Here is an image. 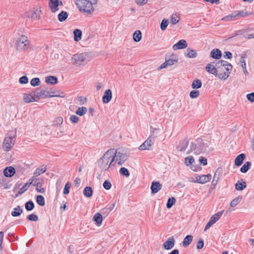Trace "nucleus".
<instances>
[{
    "label": "nucleus",
    "mask_w": 254,
    "mask_h": 254,
    "mask_svg": "<svg viewBox=\"0 0 254 254\" xmlns=\"http://www.w3.org/2000/svg\"><path fill=\"white\" fill-rule=\"evenodd\" d=\"M113 155V153H111V151L108 150L98 160V165L102 171H105L108 170L112 166H115L114 158H112Z\"/></svg>",
    "instance_id": "1"
},
{
    "label": "nucleus",
    "mask_w": 254,
    "mask_h": 254,
    "mask_svg": "<svg viewBox=\"0 0 254 254\" xmlns=\"http://www.w3.org/2000/svg\"><path fill=\"white\" fill-rule=\"evenodd\" d=\"M80 11L91 13L94 11L93 5L97 3V0H74Z\"/></svg>",
    "instance_id": "2"
},
{
    "label": "nucleus",
    "mask_w": 254,
    "mask_h": 254,
    "mask_svg": "<svg viewBox=\"0 0 254 254\" xmlns=\"http://www.w3.org/2000/svg\"><path fill=\"white\" fill-rule=\"evenodd\" d=\"M109 150L111 151V153H113V154L112 158H114L115 165L117 164L119 166L122 165L128 158L127 154L124 153L123 151L114 149H111Z\"/></svg>",
    "instance_id": "3"
},
{
    "label": "nucleus",
    "mask_w": 254,
    "mask_h": 254,
    "mask_svg": "<svg viewBox=\"0 0 254 254\" xmlns=\"http://www.w3.org/2000/svg\"><path fill=\"white\" fill-rule=\"evenodd\" d=\"M16 136V132L13 130L9 131L6 134L4 139L2 148L5 151H9L14 144V138Z\"/></svg>",
    "instance_id": "4"
},
{
    "label": "nucleus",
    "mask_w": 254,
    "mask_h": 254,
    "mask_svg": "<svg viewBox=\"0 0 254 254\" xmlns=\"http://www.w3.org/2000/svg\"><path fill=\"white\" fill-rule=\"evenodd\" d=\"M30 45V42L27 37L25 35H21L17 38L16 42V49L18 52H23L29 48Z\"/></svg>",
    "instance_id": "5"
},
{
    "label": "nucleus",
    "mask_w": 254,
    "mask_h": 254,
    "mask_svg": "<svg viewBox=\"0 0 254 254\" xmlns=\"http://www.w3.org/2000/svg\"><path fill=\"white\" fill-rule=\"evenodd\" d=\"M88 54L87 53H83L80 54H77L74 55L71 58L72 64L76 66H80L82 65H84L88 60Z\"/></svg>",
    "instance_id": "6"
},
{
    "label": "nucleus",
    "mask_w": 254,
    "mask_h": 254,
    "mask_svg": "<svg viewBox=\"0 0 254 254\" xmlns=\"http://www.w3.org/2000/svg\"><path fill=\"white\" fill-rule=\"evenodd\" d=\"M52 90L47 89L41 90L40 92L35 91V96L37 101L42 98L54 97L55 96L52 94Z\"/></svg>",
    "instance_id": "7"
},
{
    "label": "nucleus",
    "mask_w": 254,
    "mask_h": 254,
    "mask_svg": "<svg viewBox=\"0 0 254 254\" xmlns=\"http://www.w3.org/2000/svg\"><path fill=\"white\" fill-rule=\"evenodd\" d=\"M63 3L60 0H49L48 6L51 12L55 13L59 10V6H62Z\"/></svg>",
    "instance_id": "8"
},
{
    "label": "nucleus",
    "mask_w": 254,
    "mask_h": 254,
    "mask_svg": "<svg viewBox=\"0 0 254 254\" xmlns=\"http://www.w3.org/2000/svg\"><path fill=\"white\" fill-rule=\"evenodd\" d=\"M41 10L38 8H34L25 13V16L32 20H39L40 18Z\"/></svg>",
    "instance_id": "9"
},
{
    "label": "nucleus",
    "mask_w": 254,
    "mask_h": 254,
    "mask_svg": "<svg viewBox=\"0 0 254 254\" xmlns=\"http://www.w3.org/2000/svg\"><path fill=\"white\" fill-rule=\"evenodd\" d=\"M214 64L216 69H218V72H222L223 65L227 66L228 70H232V65L227 61L221 60L216 63L214 62Z\"/></svg>",
    "instance_id": "10"
},
{
    "label": "nucleus",
    "mask_w": 254,
    "mask_h": 254,
    "mask_svg": "<svg viewBox=\"0 0 254 254\" xmlns=\"http://www.w3.org/2000/svg\"><path fill=\"white\" fill-rule=\"evenodd\" d=\"M178 59L175 55H172L169 59H166V61L163 63L160 66V69L166 68L168 66L174 65L175 63H177Z\"/></svg>",
    "instance_id": "11"
},
{
    "label": "nucleus",
    "mask_w": 254,
    "mask_h": 254,
    "mask_svg": "<svg viewBox=\"0 0 254 254\" xmlns=\"http://www.w3.org/2000/svg\"><path fill=\"white\" fill-rule=\"evenodd\" d=\"M211 179V175L207 174L206 175H203L201 176L196 175L195 176V180L193 181L194 183L204 184L210 181Z\"/></svg>",
    "instance_id": "12"
},
{
    "label": "nucleus",
    "mask_w": 254,
    "mask_h": 254,
    "mask_svg": "<svg viewBox=\"0 0 254 254\" xmlns=\"http://www.w3.org/2000/svg\"><path fill=\"white\" fill-rule=\"evenodd\" d=\"M23 100L26 103L37 101L35 96V92L33 93H24L23 94Z\"/></svg>",
    "instance_id": "13"
},
{
    "label": "nucleus",
    "mask_w": 254,
    "mask_h": 254,
    "mask_svg": "<svg viewBox=\"0 0 254 254\" xmlns=\"http://www.w3.org/2000/svg\"><path fill=\"white\" fill-rule=\"evenodd\" d=\"M175 240L173 237L169 238L163 244V248L166 250L172 249L175 246Z\"/></svg>",
    "instance_id": "14"
},
{
    "label": "nucleus",
    "mask_w": 254,
    "mask_h": 254,
    "mask_svg": "<svg viewBox=\"0 0 254 254\" xmlns=\"http://www.w3.org/2000/svg\"><path fill=\"white\" fill-rule=\"evenodd\" d=\"M153 144V142L149 137L140 145L138 149L140 150H149Z\"/></svg>",
    "instance_id": "15"
},
{
    "label": "nucleus",
    "mask_w": 254,
    "mask_h": 254,
    "mask_svg": "<svg viewBox=\"0 0 254 254\" xmlns=\"http://www.w3.org/2000/svg\"><path fill=\"white\" fill-rule=\"evenodd\" d=\"M191 146H192V148L191 149L192 150V147L195 146V148L193 149V150L194 151V153L195 154H200V153H201L203 151H205L206 150V147H208V145L207 143L206 144H204V143H203V145L201 146V145H200L199 147H196V144L195 143H191Z\"/></svg>",
    "instance_id": "16"
},
{
    "label": "nucleus",
    "mask_w": 254,
    "mask_h": 254,
    "mask_svg": "<svg viewBox=\"0 0 254 254\" xmlns=\"http://www.w3.org/2000/svg\"><path fill=\"white\" fill-rule=\"evenodd\" d=\"M188 44L185 40H181L173 46L174 50L184 49L187 47Z\"/></svg>",
    "instance_id": "17"
},
{
    "label": "nucleus",
    "mask_w": 254,
    "mask_h": 254,
    "mask_svg": "<svg viewBox=\"0 0 254 254\" xmlns=\"http://www.w3.org/2000/svg\"><path fill=\"white\" fill-rule=\"evenodd\" d=\"M151 193L155 194L158 192L162 188V185L159 182L153 181L151 185Z\"/></svg>",
    "instance_id": "18"
},
{
    "label": "nucleus",
    "mask_w": 254,
    "mask_h": 254,
    "mask_svg": "<svg viewBox=\"0 0 254 254\" xmlns=\"http://www.w3.org/2000/svg\"><path fill=\"white\" fill-rule=\"evenodd\" d=\"M189 145V141L187 139H184L179 142L177 147L178 150L181 152H184Z\"/></svg>",
    "instance_id": "19"
},
{
    "label": "nucleus",
    "mask_w": 254,
    "mask_h": 254,
    "mask_svg": "<svg viewBox=\"0 0 254 254\" xmlns=\"http://www.w3.org/2000/svg\"><path fill=\"white\" fill-rule=\"evenodd\" d=\"M112 93L110 89L106 90L102 97V101L104 103H108L112 99Z\"/></svg>",
    "instance_id": "20"
},
{
    "label": "nucleus",
    "mask_w": 254,
    "mask_h": 254,
    "mask_svg": "<svg viewBox=\"0 0 254 254\" xmlns=\"http://www.w3.org/2000/svg\"><path fill=\"white\" fill-rule=\"evenodd\" d=\"M205 69L207 72L214 75H216L217 72H218V69H216L215 67L214 62L208 64L206 65Z\"/></svg>",
    "instance_id": "21"
},
{
    "label": "nucleus",
    "mask_w": 254,
    "mask_h": 254,
    "mask_svg": "<svg viewBox=\"0 0 254 254\" xmlns=\"http://www.w3.org/2000/svg\"><path fill=\"white\" fill-rule=\"evenodd\" d=\"M15 173V169L11 166L5 168L3 170V174L6 177H11L13 176Z\"/></svg>",
    "instance_id": "22"
},
{
    "label": "nucleus",
    "mask_w": 254,
    "mask_h": 254,
    "mask_svg": "<svg viewBox=\"0 0 254 254\" xmlns=\"http://www.w3.org/2000/svg\"><path fill=\"white\" fill-rule=\"evenodd\" d=\"M222 171V169L221 168H218L215 173L214 174L213 180L212 181V185L215 187L217 184L218 181L219 179V176Z\"/></svg>",
    "instance_id": "23"
},
{
    "label": "nucleus",
    "mask_w": 254,
    "mask_h": 254,
    "mask_svg": "<svg viewBox=\"0 0 254 254\" xmlns=\"http://www.w3.org/2000/svg\"><path fill=\"white\" fill-rule=\"evenodd\" d=\"M235 186L236 190H242L246 188L247 184L242 179L240 181H238L235 184Z\"/></svg>",
    "instance_id": "24"
},
{
    "label": "nucleus",
    "mask_w": 254,
    "mask_h": 254,
    "mask_svg": "<svg viewBox=\"0 0 254 254\" xmlns=\"http://www.w3.org/2000/svg\"><path fill=\"white\" fill-rule=\"evenodd\" d=\"M210 56L213 59H220L221 58L222 53L220 50L215 49L211 51Z\"/></svg>",
    "instance_id": "25"
},
{
    "label": "nucleus",
    "mask_w": 254,
    "mask_h": 254,
    "mask_svg": "<svg viewBox=\"0 0 254 254\" xmlns=\"http://www.w3.org/2000/svg\"><path fill=\"white\" fill-rule=\"evenodd\" d=\"M47 170V166L45 165H42L40 166L39 167L37 168L34 173V175L35 177H38V176L40 175L41 174H42L44 173Z\"/></svg>",
    "instance_id": "26"
},
{
    "label": "nucleus",
    "mask_w": 254,
    "mask_h": 254,
    "mask_svg": "<svg viewBox=\"0 0 254 254\" xmlns=\"http://www.w3.org/2000/svg\"><path fill=\"white\" fill-rule=\"evenodd\" d=\"M246 155L244 153L240 154L237 156L235 160V164L237 166H241L243 162V160L245 158Z\"/></svg>",
    "instance_id": "27"
},
{
    "label": "nucleus",
    "mask_w": 254,
    "mask_h": 254,
    "mask_svg": "<svg viewBox=\"0 0 254 254\" xmlns=\"http://www.w3.org/2000/svg\"><path fill=\"white\" fill-rule=\"evenodd\" d=\"M193 240V236L192 235H187L184 239L182 243L184 247H188Z\"/></svg>",
    "instance_id": "28"
},
{
    "label": "nucleus",
    "mask_w": 254,
    "mask_h": 254,
    "mask_svg": "<svg viewBox=\"0 0 254 254\" xmlns=\"http://www.w3.org/2000/svg\"><path fill=\"white\" fill-rule=\"evenodd\" d=\"M45 81L48 84L55 85L58 82V79L54 76H49L46 78Z\"/></svg>",
    "instance_id": "29"
},
{
    "label": "nucleus",
    "mask_w": 254,
    "mask_h": 254,
    "mask_svg": "<svg viewBox=\"0 0 254 254\" xmlns=\"http://www.w3.org/2000/svg\"><path fill=\"white\" fill-rule=\"evenodd\" d=\"M222 72H217L216 75H215L216 76H217L219 79L225 80L227 79L229 76L230 73L227 72L225 71Z\"/></svg>",
    "instance_id": "30"
},
{
    "label": "nucleus",
    "mask_w": 254,
    "mask_h": 254,
    "mask_svg": "<svg viewBox=\"0 0 254 254\" xmlns=\"http://www.w3.org/2000/svg\"><path fill=\"white\" fill-rule=\"evenodd\" d=\"M237 19L239 17H244L249 15L250 13L248 11H244L243 10H237L234 12Z\"/></svg>",
    "instance_id": "31"
},
{
    "label": "nucleus",
    "mask_w": 254,
    "mask_h": 254,
    "mask_svg": "<svg viewBox=\"0 0 254 254\" xmlns=\"http://www.w3.org/2000/svg\"><path fill=\"white\" fill-rule=\"evenodd\" d=\"M83 193L87 197H91L93 195V190L90 187H86L83 191Z\"/></svg>",
    "instance_id": "32"
},
{
    "label": "nucleus",
    "mask_w": 254,
    "mask_h": 254,
    "mask_svg": "<svg viewBox=\"0 0 254 254\" xmlns=\"http://www.w3.org/2000/svg\"><path fill=\"white\" fill-rule=\"evenodd\" d=\"M93 220L96 222L98 226H100L103 220V217L101 214L99 213H96L93 216Z\"/></svg>",
    "instance_id": "33"
},
{
    "label": "nucleus",
    "mask_w": 254,
    "mask_h": 254,
    "mask_svg": "<svg viewBox=\"0 0 254 254\" xmlns=\"http://www.w3.org/2000/svg\"><path fill=\"white\" fill-rule=\"evenodd\" d=\"M74 40L78 42L81 39L82 32L79 29H75L73 31Z\"/></svg>",
    "instance_id": "34"
},
{
    "label": "nucleus",
    "mask_w": 254,
    "mask_h": 254,
    "mask_svg": "<svg viewBox=\"0 0 254 254\" xmlns=\"http://www.w3.org/2000/svg\"><path fill=\"white\" fill-rule=\"evenodd\" d=\"M22 212V209L18 205L13 209V210L11 212V214L13 217H18L21 215Z\"/></svg>",
    "instance_id": "35"
},
{
    "label": "nucleus",
    "mask_w": 254,
    "mask_h": 254,
    "mask_svg": "<svg viewBox=\"0 0 254 254\" xmlns=\"http://www.w3.org/2000/svg\"><path fill=\"white\" fill-rule=\"evenodd\" d=\"M68 15L67 12L64 11H62L58 14V18L60 21L63 22L67 19Z\"/></svg>",
    "instance_id": "36"
},
{
    "label": "nucleus",
    "mask_w": 254,
    "mask_h": 254,
    "mask_svg": "<svg viewBox=\"0 0 254 254\" xmlns=\"http://www.w3.org/2000/svg\"><path fill=\"white\" fill-rule=\"evenodd\" d=\"M223 212V211H221L215 213L210 217L209 220H210L213 223H215L222 216Z\"/></svg>",
    "instance_id": "37"
},
{
    "label": "nucleus",
    "mask_w": 254,
    "mask_h": 254,
    "mask_svg": "<svg viewBox=\"0 0 254 254\" xmlns=\"http://www.w3.org/2000/svg\"><path fill=\"white\" fill-rule=\"evenodd\" d=\"M142 38L141 32L139 30L135 31L133 34V39L135 42H139Z\"/></svg>",
    "instance_id": "38"
},
{
    "label": "nucleus",
    "mask_w": 254,
    "mask_h": 254,
    "mask_svg": "<svg viewBox=\"0 0 254 254\" xmlns=\"http://www.w3.org/2000/svg\"><path fill=\"white\" fill-rule=\"evenodd\" d=\"M251 162H246L243 166L241 168L240 171L242 173H246L251 168Z\"/></svg>",
    "instance_id": "39"
},
{
    "label": "nucleus",
    "mask_w": 254,
    "mask_h": 254,
    "mask_svg": "<svg viewBox=\"0 0 254 254\" xmlns=\"http://www.w3.org/2000/svg\"><path fill=\"white\" fill-rule=\"evenodd\" d=\"M202 82L199 79H194L191 84V87L193 89H198L201 87Z\"/></svg>",
    "instance_id": "40"
},
{
    "label": "nucleus",
    "mask_w": 254,
    "mask_h": 254,
    "mask_svg": "<svg viewBox=\"0 0 254 254\" xmlns=\"http://www.w3.org/2000/svg\"><path fill=\"white\" fill-rule=\"evenodd\" d=\"M188 53L187 56L190 58H194L197 56V53L196 52L190 48L187 49Z\"/></svg>",
    "instance_id": "41"
},
{
    "label": "nucleus",
    "mask_w": 254,
    "mask_h": 254,
    "mask_svg": "<svg viewBox=\"0 0 254 254\" xmlns=\"http://www.w3.org/2000/svg\"><path fill=\"white\" fill-rule=\"evenodd\" d=\"M87 111V109L85 107H79L76 111V114L80 116L84 115Z\"/></svg>",
    "instance_id": "42"
},
{
    "label": "nucleus",
    "mask_w": 254,
    "mask_h": 254,
    "mask_svg": "<svg viewBox=\"0 0 254 254\" xmlns=\"http://www.w3.org/2000/svg\"><path fill=\"white\" fill-rule=\"evenodd\" d=\"M179 16L177 13H173L171 17V22L173 24H176L179 21Z\"/></svg>",
    "instance_id": "43"
},
{
    "label": "nucleus",
    "mask_w": 254,
    "mask_h": 254,
    "mask_svg": "<svg viewBox=\"0 0 254 254\" xmlns=\"http://www.w3.org/2000/svg\"><path fill=\"white\" fill-rule=\"evenodd\" d=\"M36 202L41 206H44L45 204L44 197L41 195H38L37 196Z\"/></svg>",
    "instance_id": "44"
},
{
    "label": "nucleus",
    "mask_w": 254,
    "mask_h": 254,
    "mask_svg": "<svg viewBox=\"0 0 254 254\" xmlns=\"http://www.w3.org/2000/svg\"><path fill=\"white\" fill-rule=\"evenodd\" d=\"M36 187V190L40 193H43L45 192V189L42 187V182H37L36 183V185L35 186Z\"/></svg>",
    "instance_id": "45"
},
{
    "label": "nucleus",
    "mask_w": 254,
    "mask_h": 254,
    "mask_svg": "<svg viewBox=\"0 0 254 254\" xmlns=\"http://www.w3.org/2000/svg\"><path fill=\"white\" fill-rule=\"evenodd\" d=\"M25 207L27 211H31L34 208V204L32 201L30 200L25 203Z\"/></svg>",
    "instance_id": "46"
},
{
    "label": "nucleus",
    "mask_w": 254,
    "mask_h": 254,
    "mask_svg": "<svg viewBox=\"0 0 254 254\" xmlns=\"http://www.w3.org/2000/svg\"><path fill=\"white\" fill-rule=\"evenodd\" d=\"M242 199V197L239 196L237 197H236L234 199L232 200L230 203V206L232 207H234L236 206H237L240 202L241 200Z\"/></svg>",
    "instance_id": "47"
},
{
    "label": "nucleus",
    "mask_w": 254,
    "mask_h": 254,
    "mask_svg": "<svg viewBox=\"0 0 254 254\" xmlns=\"http://www.w3.org/2000/svg\"><path fill=\"white\" fill-rule=\"evenodd\" d=\"M194 162V159L191 156H190L185 158V163L188 166L191 165Z\"/></svg>",
    "instance_id": "48"
},
{
    "label": "nucleus",
    "mask_w": 254,
    "mask_h": 254,
    "mask_svg": "<svg viewBox=\"0 0 254 254\" xmlns=\"http://www.w3.org/2000/svg\"><path fill=\"white\" fill-rule=\"evenodd\" d=\"M240 64H241V65L243 69V72L245 74H248L249 73L248 70H247V68H246V62L244 60V57H242L241 58V60H240Z\"/></svg>",
    "instance_id": "49"
},
{
    "label": "nucleus",
    "mask_w": 254,
    "mask_h": 254,
    "mask_svg": "<svg viewBox=\"0 0 254 254\" xmlns=\"http://www.w3.org/2000/svg\"><path fill=\"white\" fill-rule=\"evenodd\" d=\"M222 20L225 21H231V20H237V18H236L234 12H233L231 14L227 15L224 17Z\"/></svg>",
    "instance_id": "50"
},
{
    "label": "nucleus",
    "mask_w": 254,
    "mask_h": 254,
    "mask_svg": "<svg viewBox=\"0 0 254 254\" xmlns=\"http://www.w3.org/2000/svg\"><path fill=\"white\" fill-rule=\"evenodd\" d=\"M63 123V119L61 117H57L54 122V125L55 126H59L62 124Z\"/></svg>",
    "instance_id": "51"
},
{
    "label": "nucleus",
    "mask_w": 254,
    "mask_h": 254,
    "mask_svg": "<svg viewBox=\"0 0 254 254\" xmlns=\"http://www.w3.org/2000/svg\"><path fill=\"white\" fill-rule=\"evenodd\" d=\"M30 84L33 86H38L40 84V81L39 78L35 77L31 79Z\"/></svg>",
    "instance_id": "52"
},
{
    "label": "nucleus",
    "mask_w": 254,
    "mask_h": 254,
    "mask_svg": "<svg viewBox=\"0 0 254 254\" xmlns=\"http://www.w3.org/2000/svg\"><path fill=\"white\" fill-rule=\"evenodd\" d=\"M176 202V199L174 197L169 198L168 200L166 206L168 208H170L174 203Z\"/></svg>",
    "instance_id": "53"
},
{
    "label": "nucleus",
    "mask_w": 254,
    "mask_h": 254,
    "mask_svg": "<svg viewBox=\"0 0 254 254\" xmlns=\"http://www.w3.org/2000/svg\"><path fill=\"white\" fill-rule=\"evenodd\" d=\"M119 172L121 175H124L126 177H128L129 176V173L128 170L125 167L121 168Z\"/></svg>",
    "instance_id": "54"
},
{
    "label": "nucleus",
    "mask_w": 254,
    "mask_h": 254,
    "mask_svg": "<svg viewBox=\"0 0 254 254\" xmlns=\"http://www.w3.org/2000/svg\"><path fill=\"white\" fill-rule=\"evenodd\" d=\"M27 219L32 221H37L38 220V217L35 214H31L27 216Z\"/></svg>",
    "instance_id": "55"
},
{
    "label": "nucleus",
    "mask_w": 254,
    "mask_h": 254,
    "mask_svg": "<svg viewBox=\"0 0 254 254\" xmlns=\"http://www.w3.org/2000/svg\"><path fill=\"white\" fill-rule=\"evenodd\" d=\"M199 91L198 90H192L190 93V96L191 98H196L199 96Z\"/></svg>",
    "instance_id": "56"
},
{
    "label": "nucleus",
    "mask_w": 254,
    "mask_h": 254,
    "mask_svg": "<svg viewBox=\"0 0 254 254\" xmlns=\"http://www.w3.org/2000/svg\"><path fill=\"white\" fill-rule=\"evenodd\" d=\"M168 23H169V22H168V20H166L165 19L162 20L161 23V25H160L161 29L162 30H165L166 29V28L168 25Z\"/></svg>",
    "instance_id": "57"
},
{
    "label": "nucleus",
    "mask_w": 254,
    "mask_h": 254,
    "mask_svg": "<svg viewBox=\"0 0 254 254\" xmlns=\"http://www.w3.org/2000/svg\"><path fill=\"white\" fill-rule=\"evenodd\" d=\"M103 187L105 189L107 190H109L111 188L112 184L110 182V181L108 180H106L103 184Z\"/></svg>",
    "instance_id": "58"
},
{
    "label": "nucleus",
    "mask_w": 254,
    "mask_h": 254,
    "mask_svg": "<svg viewBox=\"0 0 254 254\" xmlns=\"http://www.w3.org/2000/svg\"><path fill=\"white\" fill-rule=\"evenodd\" d=\"M70 184L68 182L64 186V194H67L69 193V189L70 188Z\"/></svg>",
    "instance_id": "59"
},
{
    "label": "nucleus",
    "mask_w": 254,
    "mask_h": 254,
    "mask_svg": "<svg viewBox=\"0 0 254 254\" xmlns=\"http://www.w3.org/2000/svg\"><path fill=\"white\" fill-rule=\"evenodd\" d=\"M19 82L20 84H26L28 82V78L26 76H22L19 78Z\"/></svg>",
    "instance_id": "60"
},
{
    "label": "nucleus",
    "mask_w": 254,
    "mask_h": 254,
    "mask_svg": "<svg viewBox=\"0 0 254 254\" xmlns=\"http://www.w3.org/2000/svg\"><path fill=\"white\" fill-rule=\"evenodd\" d=\"M203 246H204L203 241L201 238H200L199 239L197 243L196 248L198 250H200V249H201L203 247Z\"/></svg>",
    "instance_id": "61"
},
{
    "label": "nucleus",
    "mask_w": 254,
    "mask_h": 254,
    "mask_svg": "<svg viewBox=\"0 0 254 254\" xmlns=\"http://www.w3.org/2000/svg\"><path fill=\"white\" fill-rule=\"evenodd\" d=\"M79 120V118L76 115H71L70 117V121L73 123H77Z\"/></svg>",
    "instance_id": "62"
},
{
    "label": "nucleus",
    "mask_w": 254,
    "mask_h": 254,
    "mask_svg": "<svg viewBox=\"0 0 254 254\" xmlns=\"http://www.w3.org/2000/svg\"><path fill=\"white\" fill-rule=\"evenodd\" d=\"M29 187L25 184L20 189L18 194H21L24 193L28 189Z\"/></svg>",
    "instance_id": "63"
},
{
    "label": "nucleus",
    "mask_w": 254,
    "mask_h": 254,
    "mask_svg": "<svg viewBox=\"0 0 254 254\" xmlns=\"http://www.w3.org/2000/svg\"><path fill=\"white\" fill-rule=\"evenodd\" d=\"M247 98L249 101L254 102V93L252 92L251 93L248 94L247 95Z\"/></svg>",
    "instance_id": "64"
}]
</instances>
